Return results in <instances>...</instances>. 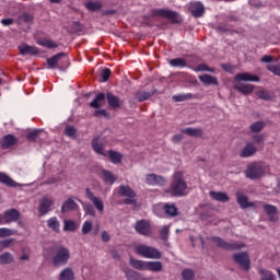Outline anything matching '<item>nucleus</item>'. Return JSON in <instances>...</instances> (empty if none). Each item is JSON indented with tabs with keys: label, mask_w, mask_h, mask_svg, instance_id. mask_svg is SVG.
Instances as JSON below:
<instances>
[{
	"label": "nucleus",
	"mask_w": 280,
	"mask_h": 280,
	"mask_svg": "<svg viewBox=\"0 0 280 280\" xmlns=\"http://www.w3.org/2000/svg\"><path fill=\"white\" fill-rule=\"evenodd\" d=\"M125 275L128 280H141L139 272H137L132 269L126 270Z\"/></svg>",
	"instance_id": "47"
},
{
	"label": "nucleus",
	"mask_w": 280,
	"mask_h": 280,
	"mask_svg": "<svg viewBox=\"0 0 280 280\" xmlns=\"http://www.w3.org/2000/svg\"><path fill=\"white\" fill-rule=\"evenodd\" d=\"M83 210L88 215H92V218H95V208L91 203H86L83 206Z\"/></svg>",
	"instance_id": "56"
},
{
	"label": "nucleus",
	"mask_w": 280,
	"mask_h": 280,
	"mask_svg": "<svg viewBox=\"0 0 280 280\" xmlns=\"http://www.w3.org/2000/svg\"><path fill=\"white\" fill-rule=\"evenodd\" d=\"M38 135H40V130L38 129L32 130L26 135V139L28 141H36V139H38Z\"/></svg>",
	"instance_id": "54"
},
{
	"label": "nucleus",
	"mask_w": 280,
	"mask_h": 280,
	"mask_svg": "<svg viewBox=\"0 0 280 280\" xmlns=\"http://www.w3.org/2000/svg\"><path fill=\"white\" fill-rule=\"evenodd\" d=\"M165 215H170V218H176L178 215V208L174 203H164L162 207Z\"/></svg>",
	"instance_id": "25"
},
{
	"label": "nucleus",
	"mask_w": 280,
	"mask_h": 280,
	"mask_svg": "<svg viewBox=\"0 0 280 280\" xmlns=\"http://www.w3.org/2000/svg\"><path fill=\"white\" fill-rule=\"evenodd\" d=\"M85 196L100 213H104V202L98 197H95V194L91 191V188H85Z\"/></svg>",
	"instance_id": "13"
},
{
	"label": "nucleus",
	"mask_w": 280,
	"mask_h": 280,
	"mask_svg": "<svg viewBox=\"0 0 280 280\" xmlns=\"http://www.w3.org/2000/svg\"><path fill=\"white\" fill-rule=\"evenodd\" d=\"M13 261L14 256L11 253L5 252L0 255V266H8V264H12Z\"/></svg>",
	"instance_id": "37"
},
{
	"label": "nucleus",
	"mask_w": 280,
	"mask_h": 280,
	"mask_svg": "<svg viewBox=\"0 0 280 280\" xmlns=\"http://www.w3.org/2000/svg\"><path fill=\"white\" fill-rule=\"evenodd\" d=\"M78 130H75V127L73 126H67L65 129V136L66 137H75Z\"/></svg>",
	"instance_id": "57"
},
{
	"label": "nucleus",
	"mask_w": 280,
	"mask_h": 280,
	"mask_svg": "<svg viewBox=\"0 0 280 280\" xmlns=\"http://www.w3.org/2000/svg\"><path fill=\"white\" fill-rule=\"evenodd\" d=\"M262 209L269 217L270 222H277V217H275L277 215V207L266 203Z\"/></svg>",
	"instance_id": "29"
},
{
	"label": "nucleus",
	"mask_w": 280,
	"mask_h": 280,
	"mask_svg": "<svg viewBox=\"0 0 280 280\" xmlns=\"http://www.w3.org/2000/svg\"><path fill=\"white\" fill-rule=\"evenodd\" d=\"M235 80H238L240 82H259L260 79L256 74L243 72V73L236 74Z\"/></svg>",
	"instance_id": "23"
},
{
	"label": "nucleus",
	"mask_w": 280,
	"mask_h": 280,
	"mask_svg": "<svg viewBox=\"0 0 280 280\" xmlns=\"http://www.w3.org/2000/svg\"><path fill=\"white\" fill-rule=\"evenodd\" d=\"M152 97V93L145 91H139L136 93L135 98L137 102H145Z\"/></svg>",
	"instance_id": "42"
},
{
	"label": "nucleus",
	"mask_w": 280,
	"mask_h": 280,
	"mask_svg": "<svg viewBox=\"0 0 280 280\" xmlns=\"http://www.w3.org/2000/svg\"><path fill=\"white\" fill-rule=\"evenodd\" d=\"M102 139L101 136H95L92 140V148L96 154H101L102 156H108V153L104 151V142L100 141Z\"/></svg>",
	"instance_id": "14"
},
{
	"label": "nucleus",
	"mask_w": 280,
	"mask_h": 280,
	"mask_svg": "<svg viewBox=\"0 0 280 280\" xmlns=\"http://www.w3.org/2000/svg\"><path fill=\"white\" fill-rule=\"evenodd\" d=\"M211 242H213L218 248H222L223 250H242V248L245 247L242 243H229L219 236L211 237Z\"/></svg>",
	"instance_id": "8"
},
{
	"label": "nucleus",
	"mask_w": 280,
	"mask_h": 280,
	"mask_svg": "<svg viewBox=\"0 0 280 280\" xmlns=\"http://www.w3.org/2000/svg\"><path fill=\"white\" fill-rule=\"evenodd\" d=\"M103 174V180L104 183H106V185H115L117 177H115L110 171L107 170H103L102 171Z\"/></svg>",
	"instance_id": "34"
},
{
	"label": "nucleus",
	"mask_w": 280,
	"mask_h": 280,
	"mask_svg": "<svg viewBox=\"0 0 280 280\" xmlns=\"http://www.w3.org/2000/svg\"><path fill=\"white\" fill-rule=\"evenodd\" d=\"M235 91H238V93H242L243 95H250L253 91H255V85L253 84H241V85H234Z\"/></svg>",
	"instance_id": "31"
},
{
	"label": "nucleus",
	"mask_w": 280,
	"mask_h": 280,
	"mask_svg": "<svg viewBox=\"0 0 280 280\" xmlns=\"http://www.w3.org/2000/svg\"><path fill=\"white\" fill-rule=\"evenodd\" d=\"M38 45H40V47H46L47 49H56V47H58V44L51 39H43Z\"/></svg>",
	"instance_id": "46"
},
{
	"label": "nucleus",
	"mask_w": 280,
	"mask_h": 280,
	"mask_svg": "<svg viewBox=\"0 0 280 280\" xmlns=\"http://www.w3.org/2000/svg\"><path fill=\"white\" fill-rule=\"evenodd\" d=\"M170 67L175 69H191V66L187 63V59L185 58H174L168 60Z\"/></svg>",
	"instance_id": "19"
},
{
	"label": "nucleus",
	"mask_w": 280,
	"mask_h": 280,
	"mask_svg": "<svg viewBox=\"0 0 280 280\" xmlns=\"http://www.w3.org/2000/svg\"><path fill=\"white\" fill-rule=\"evenodd\" d=\"M16 141H19L16 137H14V135L9 133L0 140V145L2 150H10V148H12V145H14Z\"/></svg>",
	"instance_id": "18"
},
{
	"label": "nucleus",
	"mask_w": 280,
	"mask_h": 280,
	"mask_svg": "<svg viewBox=\"0 0 280 280\" xmlns=\"http://www.w3.org/2000/svg\"><path fill=\"white\" fill-rule=\"evenodd\" d=\"M152 16H162L163 19H168L173 24L178 25L183 23V18L178 15L176 11L165 10V9H153L151 11Z\"/></svg>",
	"instance_id": "6"
},
{
	"label": "nucleus",
	"mask_w": 280,
	"mask_h": 280,
	"mask_svg": "<svg viewBox=\"0 0 280 280\" xmlns=\"http://www.w3.org/2000/svg\"><path fill=\"white\" fill-rule=\"evenodd\" d=\"M170 235V226L165 225L160 230L161 240L166 241Z\"/></svg>",
	"instance_id": "58"
},
{
	"label": "nucleus",
	"mask_w": 280,
	"mask_h": 280,
	"mask_svg": "<svg viewBox=\"0 0 280 280\" xmlns=\"http://www.w3.org/2000/svg\"><path fill=\"white\" fill-rule=\"evenodd\" d=\"M119 196H122L127 199L124 200L125 205H137V192L130 186L120 185L118 188Z\"/></svg>",
	"instance_id": "9"
},
{
	"label": "nucleus",
	"mask_w": 280,
	"mask_h": 280,
	"mask_svg": "<svg viewBox=\"0 0 280 280\" xmlns=\"http://www.w3.org/2000/svg\"><path fill=\"white\" fill-rule=\"evenodd\" d=\"M101 238H102V242H104L105 244L110 242V234H108L106 231H103L101 233Z\"/></svg>",
	"instance_id": "63"
},
{
	"label": "nucleus",
	"mask_w": 280,
	"mask_h": 280,
	"mask_svg": "<svg viewBox=\"0 0 280 280\" xmlns=\"http://www.w3.org/2000/svg\"><path fill=\"white\" fill-rule=\"evenodd\" d=\"M236 202L240 205L241 209H248V207H255L254 202L248 201V196L236 192Z\"/></svg>",
	"instance_id": "20"
},
{
	"label": "nucleus",
	"mask_w": 280,
	"mask_h": 280,
	"mask_svg": "<svg viewBox=\"0 0 280 280\" xmlns=\"http://www.w3.org/2000/svg\"><path fill=\"white\" fill-rule=\"evenodd\" d=\"M52 206L54 200H51V198H43L39 202L38 212L40 215H47V212L51 211Z\"/></svg>",
	"instance_id": "16"
},
{
	"label": "nucleus",
	"mask_w": 280,
	"mask_h": 280,
	"mask_svg": "<svg viewBox=\"0 0 280 280\" xmlns=\"http://www.w3.org/2000/svg\"><path fill=\"white\" fill-rule=\"evenodd\" d=\"M186 191L187 182L185 180V174H183L180 171H177L175 172L171 184V195L176 198H182V196H185Z\"/></svg>",
	"instance_id": "2"
},
{
	"label": "nucleus",
	"mask_w": 280,
	"mask_h": 280,
	"mask_svg": "<svg viewBox=\"0 0 280 280\" xmlns=\"http://www.w3.org/2000/svg\"><path fill=\"white\" fill-rule=\"evenodd\" d=\"M51 253V264L55 268H62L71 259V250L63 245H55L49 248Z\"/></svg>",
	"instance_id": "1"
},
{
	"label": "nucleus",
	"mask_w": 280,
	"mask_h": 280,
	"mask_svg": "<svg viewBox=\"0 0 280 280\" xmlns=\"http://www.w3.org/2000/svg\"><path fill=\"white\" fill-rule=\"evenodd\" d=\"M190 69H191V71H196V72L209 71L210 73H213L215 71V69H213V68H209V66H207V63H200L197 67L190 66Z\"/></svg>",
	"instance_id": "45"
},
{
	"label": "nucleus",
	"mask_w": 280,
	"mask_h": 280,
	"mask_svg": "<svg viewBox=\"0 0 280 280\" xmlns=\"http://www.w3.org/2000/svg\"><path fill=\"white\" fill-rule=\"evenodd\" d=\"M12 244H14V238H7L0 242L1 248H9V246H12Z\"/></svg>",
	"instance_id": "60"
},
{
	"label": "nucleus",
	"mask_w": 280,
	"mask_h": 280,
	"mask_svg": "<svg viewBox=\"0 0 280 280\" xmlns=\"http://www.w3.org/2000/svg\"><path fill=\"white\" fill-rule=\"evenodd\" d=\"M184 135H188V137H202V129H196V128H185L182 130Z\"/></svg>",
	"instance_id": "38"
},
{
	"label": "nucleus",
	"mask_w": 280,
	"mask_h": 280,
	"mask_svg": "<svg viewBox=\"0 0 280 280\" xmlns=\"http://www.w3.org/2000/svg\"><path fill=\"white\" fill-rule=\"evenodd\" d=\"M110 74H112V71L109 68H104L102 71H101V82H106L107 80L110 79Z\"/></svg>",
	"instance_id": "52"
},
{
	"label": "nucleus",
	"mask_w": 280,
	"mask_h": 280,
	"mask_svg": "<svg viewBox=\"0 0 280 280\" xmlns=\"http://www.w3.org/2000/svg\"><path fill=\"white\" fill-rule=\"evenodd\" d=\"M78 224L73 220H66L63 221V231H69L70 233H73V231H77Z\"/></svg>",
	"instance_id": "43"
},
{
	"label": "nucleus",
	"mask_w": 280,
	"mask_h": 280,
	"mask_svg": "<svg viewBox=\"0 0 280 280\" xmlns=\"http://www.w3.org/2000/svg\"><path fill=\"white\" fill-rule=\"evenodd\" d=\"M166 179L165 177L156 174H149L147 175V185H158L159 187H163L165 185Z\"/></svg>",
	"instance_id": "15"
},
{
	"label": "nucleus",
	"mask_w": 280,
	"mask_h": 280,
	"mask_svg": "<svg viewBox=\"0 0 280 280\" xmlns=\"http://www.w3.org/2000/svg\"><path fill=\"white\" fill-rule=\"evenodd\" d=\"M59 280H75V273L71 267L62 269L59 273Z\"/></svg>",
	"instance_id": "30"
},
{
	"label": "nucleus",
	"mask_w": 280,
	"mask_h": 280,
	"mask_svg": "<svg viewBox=\"0 0 280 280\" xmlns=\"http://www.w3.org/2000/svg\"><path fill=\"white\" fill-rule=\"evenodd\" d=\"M92 229H93V223L91 221H85L82 225V234L89 235Z\"/></svg>",
	"instance_id": "53"
},
{
	"label": "nucleus",
	"mask_w": 280,
	"mask_h": 280,
	"mask_svg": "<svg viewBox=\"0 0 280 280\" xmlns=\"http://www.w3.org/2000/svg\"><path fill=\"white\" fill-rule=\"evenodd\" d=\"M199 81L202 82V84H206L207 86H218V78L211 74L199 75Z\"/></svg>",
	"instance_id": "27"
},
{
	"label": "nucleus",
	"mask_w": 280,
	"mask_h": 280,
	"mask_svg": "<svg viewBox=\"0 0 280 280\" xmlns=\"http://www.w3.org/2000/svg\"><path fill=\"white\" fill-rule=\"evenodd\" d=\"M232 259L233 261H235V264H238V266H241L243 270H250V258L248 257V253L241 252L233 254Z\"/></svg>",
	"instance_id": "10"
},
{
	"label": "nucleus",
	"mask_w": 280,
	"mask_h": 280,
	"mask_svg": "<svg viewBox=\"0 0 280 280\" xmlns=\"http://www.w3.org/2000/svg\"><path fill=\"white\" fill-rule=\"evenodd\" d=\"M133 228L139 235H143L144 237L150 236L152 233V225L150 224V221L145 219L137 221Z\"/></svg>",
	"instance_id": "11"
},
{
	"label": "nucleus",
	"mask_w": 280,
	"mask_h": 280,
	"mask_svg": "<svg viewBox=\"0 0 280 280\" xmlns=\"http://www.w3.org/2000/svg\"><path fill=\"white\" fill-rule=\"evenodd\" d=\"M105 100L107 101L108 106L110 108H120L121 101L113 94V92H107L105 95Z\"/></svg>",
	"instance_id": "22"
},
{
	"label": "nucleus",
	"mask_w": 280,
	"mask_h": 280,
	"mask_svg": "<svg viewBox=\"0 0 280 280\" xmlns=\"http://www.w3.org/2000/svg\"><path fill=\"white\" fill-rule=\"evenodd\" d=\"M268 71L273 73V75H278L280 78V63L279 65H269L267 66Z\"/></svg>",
	"instance_id": "55"
},
{
	"label": "nucleus",
	"mask_w": 280,
	"mask_h": 280,
	"mask_svg": "<svg viewBox=\"0 0 280 280\" xmlns=\"http://www.w3.org/2000/svg\"><path fill=\"white\" fill-rule=\"evenodd\" d=\"M129 265L131 268H135V270L141 271L148 270L149 272H161L163 270V262L161 261H144L130 257Z\"/></svg>",
	"instance_id": "3"
},
{
	"label": "nucleus",
	"mask_w": 280,
	"mask_h": 280,
	"mask_svg": "<svg viewBox=\"0 0 280 280\" xmlns=\"http://www.w3.org/2000/svg\"><path fill=\"white\" fill-rule=\"evenodd\" d=\"M3 218L7 222V224H10V222H16L19 218H21V213L16 209H10L4 211Z\"/></svg>",
	"instance_id": "21"
},
{
	"label": "nucleus",
	"mask_w": 280,
	"mask_h": 280,
	"mask_svg": "<svg viewBox=\"0 0 280 280\" xmlns=\"http://www.w3.org/2000/svg\"><path fill=\"white\" fill-rule=\"evenodd\" d=\"M266 174V168H264V165L259 162H252L247 164L245 170V176L246 178H249V180H258V178H261Z\"/></svg>",
	"instance_id": "5"
},
{
	"label": "nucleus",
	"mask_w": 280,
	"mask_h": 280,
	"mask_svg": "<svg viewBox=\"0 0 280 280\" xmlns=\"http://www.w3.org/2000/svg\"><path fill=\"white\" fill-rule=\"evenodd\" d=\"M10 235H16V230L0 228V237H10Z\"/></svg>",
	"instance_id": "49"
},
{
	"label": "nucleus",
	"mask_w": 280,
	"mask_h": 280,
	"mask_svg": "<svg viewBox=\"0 0 280 280\" xmlns=\"http://www.w3.org/2000/svg\"><path fill=\"white\" fill-rule=\"evenodd\" d=\"M102 102H106V94L100 93L90 103L91 108H102Z\"/></svg>",
	"instance_id": "32"
},
{
	"label": "nucleus",
	"mask_w": 280,
	"mask_h": 280,
	"mask_svg": "<svg viewBox=\"0 0 280 280\" xmlns=\"http://www.w3.org/2000/svg\"><path fill=\"white\" fill-rule=\"evenodd\" d=\"M75 209H78V203L72 198H69L61 206V213H69V211H75Z\"/></svg>",
	"instance_id": "26"
},
{
	"label": "nucleus",
	"mask_w": 280,
	"mask_h": 280,
	"mask_svg": "<svg viewBox=\"0 0 280 280\" xmlns=\"http://www.w3.org/2000/svg\"><path fill=\"white\" fill-rule=\"evenodd\" d=\"M135 253L144 259H161V257H163L161 250L156 249V247L148 246L145 244L137 245L135 247Z\"/></svg>",
	"instance_id": "4"
},
{
	"label": "nucleus",
	"mask_w": 280,
	"mask_h": 280,
	"mask_svg": "<svg viewBox=\"0 0 280 280\" xmlns=\"http://www.w3.org/2000/svg\"><path fill=\"white\" fill-rule=\"evenodd\" d=\"M256 152H257V147H255L254 143L248 142V143L245 144V147L241 151L240 158L241 159H248L250 156H254V154H256Z\"/></svg>",
	"instance_id": "17"
},
{
	"label": "nucleus",
	"mask_w": 280,
	"mask_h": 280,
	"mask_svg": "<svg viewBox=\"0 0 280 280\" xmlns=\"http://www.w3.org/2000/svg\"><path fill=\"white\" fill-rule=\"evenodd\" d=\"M253 140L257 144L262 143L264 142V136L262 135H254Z\"/></svg>",
	"instance_id": "64"
},
{
	"label": "nucleus",
	"mask_w": 280,
	"mask_h": 280,
	"mask_svg": "<svg viewBox=\"0 0 280 280\" xmlns=\"http://www.w3.org/2000/svg\"><path fill=\"white\" fill-rule=\"evenodd\" d=\"M194 95L191 93L188 94H178L173 96L174 102H185L186 100H191Z\"/></svg>",
	"instance_id": "50"
},
{
	"label": "nucleus",
	"mask_w": 280,
	"mask_h": 280,
	"mask_svg": "<svg viewBox=\"0 0 280 280\" xmlns=\"http://www.w3.org/2000/svg\"><path fill=\"white\" fill-rule=\"evenodd\" d=\"M257 97H259V100H265V102H270V100H272V96L266 90L258 91Z\"/></svg>",
	"instance_id": "51"
},
{
	"label": "nucleus",
	"mask_w": 280,
	"mask_h": 280,
	"mask_svg": "<svg viewBox=\"0 0 280 280\" xmlns=\"http://www.w3.org/2000/svg\"><path fill=\"white\" fill-rule=\"evenodd\" d=\"M209 196L210 198H212V200H215L217 202H229V200H231V198H229V195L222 191L211 190L209 192Z\"/></svg>",
	"instance_id": "24"
},
{
	"label": "nucleus",
	"mask_w": 280,
	"mask_h": 280,
	"mask_svg": "<svg viewBox=\"0 0 280 280\" xmlns=\"http://www.w3.org/2000/svg\"><path fill=\"white\" fill-rule=\"evenodd\" d=\"M94 117H105L106 119L110 118V113L106 109H98L94 113Z\"/></svg>",
	"instance_id": "59"
},
{
	"label": "nucleus",
	"mask_w": 280,
	"mask_h": 280,
	"mask_svg": "<svg viewBox=\"0 0 280 280\" xmlns=\"http://www.w3.org/2000/svg\"><path fill=\"white\" fill-rule=\"evenodd\" d=\"M68 63L69 57L65 52H58L47 59L48 69H65Z\"/></svg>",
	"instance_id": "7"
},
{
	"label": "nucleus",
	"mask_w": 280,
	"mask_h": 280,
	"mask_svg": "<svg viewBox=\"0 0 280 280\" xmlns=\"http://www.w3.org/2000/svg\"><path fill=\"white\" fill-rule=\"evenodd\" d=\"M188 10L195 19H200L205 15V4H202V2L200 1L190 2L188 5Z\"/></svg>",
	"instance_id": "12"
},
{
	"label": "nucleus",
	"mask_w": 280,
	"mask_h": 280,
	"mask_svg": "<svg viewBox=\"0 0 280 280\" xmlns=\"http://www.w3.org/2000/svg\"><path fill=\"white\" fill-rule=\"evenodd\" d=\"M260 280H277L275 273L270 270L259 269Z\"/></svg>",
	"instance_id": "40"
},
{
	"label": "nucleus",
	"mask_w": 280,
	"mask_h": 280,
	"mask_svg": "<svg viewBox=\"0 0 280 280\" xmlns=\"http://www.w3.org/2000/svg\"><path fill=\"white\" fill-rule=\"evenodd\" d=\"M47 226L48 229H51L54 233H60V221H58V218L51 217L47 220Z\"/></svg>",
	"instance_id": "33"
},
{
	"label": "nucleus",
	"mask_w": 280,
	"mask_h": 280,
	"mask_svg": "<svg viewBox=\"0 0 280 280\" xmlns=\"http://www.w3.org/2000/svg\"><path fill=\"white\" fill-rule=\"evenodd\" d=\"M0 183L7 185L8 187H14L16 185V183L5 173H0Z\"/></svg>",
	"instance_id": "41"
},
{
	"label": "nucleus",
	"mask_w": 280,
	"mask_h": 280,
	"mask_svg": "<svg viewBox=\"0 0 280 280\" xmlns=\"http://www.w3.org/2000/svg\"><path fill=\"white\" fill-rule=\"evenodd\" d=\"M106 154L109 156V160L115 164L121 163V159H124V155L117 151L109 150L106 152Z\"/></svg>",
	"instance_id": "35"
},
{
	"label": "nucleus",
	"mask_w": 280,
	"mask_h": 280,
	"mask_svg": "<svg viewBox=\"0 0 280 280\" xmlns=\"http://www.w3.org/2000/svg\"><path fill=\"white\" fill-rule=\"evenodd\" d=\"M275 61V57L272 55H265L261 57L260 62L270 63Z\"/></svg>",
	"instance_id": "61"
},
{
	"label": "nucleus",
	"mask_w": 280,
	"mask_h": 280,
	"mask_svg": "<svg viewBox=\"0 0 280 280\" xmlns=\"http://www.w3.org/2000/svg\"><path fill=\"white\" fill-rule=\"evenodd\" d=\"M34 21V15L25 12L20 15L16 20L18 25H23V23H32Z\"/></svg>",
	"instance_id": "39"
},
{
	"label": "nucleus",
	"mask_w": 280,
	"mask_h": 280,
	"mask_svg": "<svg viewBox=\"0 0 280 280\" xmlns=\"http://www.w3.org/2000/svg\"><path fill=\"white\" fill-rule=\"evenodd\" d=\"M266 128V122L258 120L250 125L249 129L252 132H261Z\"/></svg>",
	"instance_id": "44"
},
{
	"label": "nucleus",
	"mask_w": 280,
	"mask_h": 280,
	"mask_svg": "<svg viewBox=\"0 0 280 280\" xmlns=\"http://www.w3.org/2000/svg\"><path fill=\"white\" fill-rule=\"evenodd\" d=\"M0 23H1L2 25H4V27H8V26H10V25H14V19H11V18H9V19H2V20L0 21Z\"/></svg>",
	"instance_id": "62"
},
{
	"label": "nucleus",
	"mask_w": 280,
	"mask_h": 280,
	"mask_svg": "<svg viewBox=\"0 0 280 280\" xmlns=\"http://www.w3.org/2000/svg\"><path fill=\"white\" fill-rule=\"evenodd\" d=\"M19 49L22 56H36L38 54V48L30 45L20 46Z\"/></svg>",
	"instance_id": "28"
},
{
	"label": "nucleus",
	"mask_w": 280,
	"mask_h": 280,
	"mask_svg": "<svg viewBox=\"0 0 280 280\" xmlns=\"http://www.w3.org/2000/svg\"><path fill=\"white\" fill-rule=\"evenodd\" d=\"M85 8L86 10H89L90 12H97L100 11L102 8H104V4L101 1H88L85 3Z\"/></svg>",
	"instance_id": "36"
},
{
	"label": "nucleus",
	"mask_w": 280,
	"mask_h": 280,
	"mask_svg": "<svg viewBox=\"0 0 280 280\" xmlns=\"http://www.w3.org/2000/svg\"><path fill=\"white\" fill-rule=\"evenodd\" d=\"M195 277H196V272H194V270H191V269H184L182 271V278L184 280H192V279H195Z\"/></svg>",
	"instance_id": "48"
}]
</instances>
